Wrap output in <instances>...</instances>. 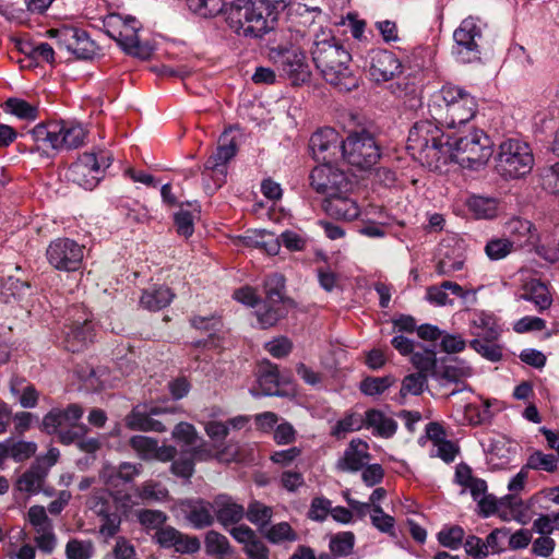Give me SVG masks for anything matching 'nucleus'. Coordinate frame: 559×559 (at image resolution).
I'll return each instance as SVG.
<instances>
[{
    "mask_svg": "<svg viewBox=\"0 0 559 559\" xmlns=\"http://www.w3.org/2000/svg\"><path fill=\"white\" fill-rule=\"evenodd\" d=\"M312 60L322 78L340 91L348 92L358 86L349 68L350 53L328 33L317 35L311 49Z\"/></svg>",
    "mask_w": 559,
    "mask_h": 559,
    "instance_id": "obj_1",
    "label": "nucleus"
},
{
    "mask_svg": "<svg viewBox=\"0 0 559 559\" xmlns=\"http://www.w3.org/2000/svg\"><path fill=\"white\" fill-rule=\"evenodd\" d=\"M227 25L238 36L259 38L274 29L275 11L266 0H235L224 10Z\"/></svg>",
    "mask_w": 559,
    "mask_h": 559,
    "instance_id": "obj_2",
    "label": "nucleus"
},
{
    "mask_svg": "<svg viewBox=\"0 0 559 559\" xmlns=\"http://www.w3.org/2000/svg\"><path fill=\"white\" fill-rule=\"evenodd\" d=\"M449 142L436 122L420 120L411 128L406 148L423 166L437 169L449 163Z\"/></svg>",
    "mask_w": 559,
    "mask_h": 559,
    "instance_id": "obj_3",
    "label": "nucleus"
},
{
    "mask_svg": "<svg viewBox=\"0 0 559 559\" xmlns=\"http://www.w3.org/2000/svg\"><path fill=\"white\" fill-rule=\"evenodd\" d=\"M432 119L448 128L465 124L477 111L476 98L463 87L444 84L435 92L428 103Z\"/></svg>",
    "mask_w": 559,
    "mask_h": 559,
    "instance_id": "obj_4",
    "label": "nucleus"
},
{
    "mask_svg": "<svg viewBox=\"0 0 559 559\" xmlns=\"http://www.w3.org/2000/svg\"><path fill=\"white\" fill-rule=\"evenodd\" d=\"M38 148L75 150L85 144L88 131L78 121L61 120L38 123L29 131Z\"/></svg>",
    "mask_w": 559,
    "mask_h": 559,
    "instance_id": "obj_5",
    "label": "nucleus"
},
{
    "mask_svg": "<svg viewBox=\"0 0 559 559\" xmlns=\"http://www.w3.org/2000/svg\"><path fill=\"white\" fill-rule=\"evenodd\" d=\"M491 155V140L481 130H473L449 142V162H455L462 167L477 169L484 166Z\"/></svg>",
    "mask_w": 559,
    "mask_h": 559,
    "instance_id": "obj_6",
    "label": "nucleus"
},
{
    "mask_svg": "<svg viewBox=\"0 0 559 559\" xmlns=\"http://www.w3.org/2000/svg\"><path fill=\"white\" fill-rule=\"evenodd\" d=\"M84 414L79 404H70L67 408H52L41 420V429L48 435H57L62 444H71L86 432V426L80 424Z\"/></svg>",
    "mask_w": 559,
    "mask_h": 559,
    "instance_id": "obj_7",
    "label": "nucleus"
},
{
    "mask_svg": "<svg viewBox=\"0 0 559 559\" xmlns=\"http://www.w3.org/2000/svg\"><path fill=\"white\" fill-rule=\"evenodd\" d=\"M534 156L530 145L518 139H508L499 145L496 170L504 179H518L531 173Z\"/></svg>",
    "mask_w": 559,
    "mask_h": 559,
    "instance_id": "obj_8",
    "label": "nucleus"
},
{
    "mask_svg": "<svg viewBox=\"0 0 559 559\" xmlns=\"http://www.w3.org/2000/svg\"><path fill=\"white\" fill-rule=\"evenodd\" d=\"M104 26L107 35L116 40L124 52L141 59L150 58L152 50L148 45L140 41L139 32L142 24L135 17L110 14L106 17Z\"/></svg>",
    "mask_w": 559,
    "mask_h": 559,
    "instance_id": "obj_9",
    "label": "nucleus"
},
{
    "mask_svg": "<svg viewBox=\"0 0 559 559\" xmlns=\"http://www.w3.org/2000/svg\"><path fill=\"white\" fill-rule=\"evenodd\" d=\"M284 287L285 282L282 275L273 274L265 280V298L255 310L261 328H271L287 314V304L290 301L283 296Z\"/></svg>",
    "mask_w": 559,
    "mask_h": 559,
    "instance_id": "obj_10",
    "label": "nucleus"
},
{
    "mask_svg": "<svg viewBox=\"0 0 559 559\" xmlns=\"http://www.w3.org/2000/svg\"><path fill=\"white\" fill-rule=\"evenodd\" d=\"M341 151L346 162L359 169L370 168L380 157L374 136L366 129L352 131L342 141Z\"/></svg>",
    "mask_w": 559,
    "mask_h": 559,
    "instance_id": "obj_11",
    "label": "nucleus"
},
{
    "mask_svg": "<svg viewBox=\"0 0 559 559\" xmlns=\"http://www.w3.org/2000/svg\"><path fill=\"white\" fill-rule=\"evenodd\" d=\"M110 164L111 158L106 152L100 151L98 154L86 152L71 164L67 176L78 186L92 190L98 185Z\"/></svg>",
    "mask_w": 559,
    "mask_h": 559,
    "instance_id": "obj_12",
    "label": "nucleus"
},
{
    "mask_svg": "<svg viewBox=\"0 0 559 559\" xmlns=\"http://www.w3.org/2000/svg\"><path fill=\"white\" fill-rule=\"evenodd\" d=\"M270 58L281 72L294 85L309 81L311 71L304 51L299 48L277 46L271 48Z\"/></svg>",
    "mask_w": 559,
    "mask_h": 559,
    "instance_id": "obj_13",
    "label": "nucleus"
},
{
    "mask_svg": "<svg viewBox=\"0 0 559 559\" xmlns=\"http://www.w3.org/2000/svg\"><path fill=\"white\" fill-rule=\"evenodd\" d=\"M453 38V53L459 61L468 63L479 59L478 40L481 38V26L478 20L472 16L463 20L454 31Z\"/></svg>",
    "mask_w": 559,
    "mask_h": 559,
    "instance_id": "obj_14",
    "label": "nucleus"
},
{
    "mask_svg": "<svg viewBox=\"0 0 559 559\" xmlns=\"http://www.w3.org/2000/svg\"><path fill=\"white\" fill-rule=\"evenodd\" d=\"M310 183L317 192L326 197L334 193H349L354 187L345 173L330 162L322 163L312 169Z\"/></svg>",
    "mask_w": 559,
    "mask_h": 559,
    "instance_id": "obj_15",
    "label": "nucleus"
},
{
    "mask_svg": "<svg viewBox=\"0 0 559 559\" xmlns=\"http://www.w3.org/2000/svg\"><path fill=\"white\" fill-rule=\"evenodd\" d=\"M84 247L69 238H58L50 242L46 255L48 262L60 271H76L83 261Z\"/></svg>",
    "mask_w": 559,
    "mask_h": 559,
    "instance_id": "obj_16",
    "label": "nucleus"
},
{
    "mask_svg": "<svg viewBox=\"0 0 559 559\" xmlns=\"http://www.w3.org/2000/svg\"><path fill=\"white\" fill-rule=\"evenodd\" d=\"M26 520L35 531L37 547L44 552H51L56 547L57 538L46 509L41 506H32L27 511Z\"/></svg>",
    "mask_w": 559,
    "mask_h": 559,
    "instance_id": "obj_17",
    "label": "nucleus"
},
{
    "mask_svg": "<svg viewBox=\"0 0 559 559\" xmlns=\"http://www.w3.org/2000/svg\"><path fill=\"white\" fill-rule=\"evenodd\" d=\"M369 74L378 83L394 79L402 72V63L396 56L384 49H372L368 53Z\"/></svg>",
    "mask_w": 559,
    "mask_h": 559,
    "instance_id": "obj_18",
    "label": "nucleus"
},
{
    "mask_svg": "<svg viewBox=\"0 0 559 559\" xmlns=\"http://www.w3.org/2000/svg\"><path fill=\"white\" fill-rule=\"evenodd\" d=\"M465 255L461 245L454 240H443L438 248L436 272L441 276H451L463 270Z\"/></svg>",
    "mask_w": 559,
    "mask_h": 559,
    "instance_id": "obj_19",
    "label": "nucleus"
},
{
    "mask_svg": "<svg viewBox=\"0 0 559 559\" xmlns=\"http://www.w3.org/2000/svg\"><path fill=\"white\" fill-rule=\"evenodd\" d=\"M341 143L336 130L323 128L311 135L309 146L317 160L326 163L336 156Z\"/></svg>",
    "mask_w": 559,
    "mask_h": 559,
    "instance_id": "obj_20",
    "label": "nucleus"
},
{
    "mask_svg": "<svg viewBox=\"0 0 559 559\" xmlns=\"http://www.w3.org/2000/svg\"><path fill=\"white\" fill-rule=\"evenodd\" d=\"M179 506L186 520L193 528L201 530L213 524V502L203 499H186Z\"/></svg>",
    "mask_w": 559,
    "mask_h": 559,
    "instance_id": "obj_21",
    "label": "nucleus"
},
{
    "mask_svg": "<svg viewBox=\"0 0 559 559\" xmlns=\"http://www.w3.org/2000/svg\"><path fill=\"white\" fill-rule=\"evenodd\" d=\"M323 209L331 217L345 221L355 219L360 213L357 202L350 199L348 193H334L326 197Z\"/></svg>",
    "mask_w": 559,
    "mask_h": 559,
    "instance_id": "obj_22",
    "label": "nucleus"
},
{
    "mask_svg": "<svg viewBox=\"0 0 559 559\" xmlns=\"http://www.w3.org/2000/svg\"><path fill=\"white\" fill-rule=\"evenodd\" d=\"M237 153V144L234 139H229L228 134L224 133L218 140L216 152L205 162V169L212 170L214 174L219 175L223 180L227 173V163L234 158Z\"/></svg>",
    "mask_w": 559,
    "mask_h": 559,
    "instance_id": "obj_23",
    "label": "nucleus"
},
{
    "mask_svg": "<svg viewBox=\"0 0 559 559\" xmlns=\"http://www.w3.org/2000/svg\"><path fill=\"white\" fill-rule=\"evenodd\" d=\"M368 448V443L364 440L353 439L337 462L338 469L344 472L361 469L370 457Z\"/></svg>",
    "mask_w": 559,
    "mask_h": 559,
    "instance_id": "obj_24",
    "label": "nucleus"
},
{
    "mask_svg": "<svg viewBox=\"0 0 559 559\" xmlns=\"http://www.w3.org/2000/svg\"><path fill=\"white\" fill-rule=\"evenodd\" d=\"M214 514L223 525L238 523L245 516V508L236 500L225 493L217 495L213 500Z\"/></svg>",
    "mask_w": 559,
    "mask_h": 559,
    "instance_id": "obj_25",
    "label": "nucleus"
},
{
    "mask_svg": "<svg viewBox=\"0 0 559 559\" xmlns=\"http://www.w3.org/2000/svg\"><path fill=\"white\" fill-rule=\"evenodd\" d=\"M364 426L371 430L373 436L390 439L395 435L399 425L394 418L382 411L371 408L365 413Z\"/></svg>",
    "mask_w": 559,
    "mask_h": 559,
    "instance_id": "obj_26",
    "label": "nucleus"
},
{
    "mask_svg": "<svg viewBox=\"0 0 559 559\" xmlns=\"http://www.w3.org/2000/svg\"><path fill=\"white\" fill-rule=\"evenodd\" d=\"M94 336V324L88 318H84L83 322L74 321L66 333V347L70 352H79L92 343Z\"/></svg>",
    "mask_w": 559,
    "mask_h": 559,
    "instance_id": "obj_27",
    "label": "nucleus"
},
{
    "mask_svg": "<svg viewBox=\"0 0 559 559\" xmlns=\"http://www.w3.org/2000/svg\"><path fill=\"white\" fill-rule=\"evenodd\" d=\"M518 298L534 304L539 312L547 310L552 304V296L548 286L536 278L523 284L522 293Z\"/></svg>",
    "mask_w": 559,
    "mask_h": 559,
    "instance_id": "obj_28",
    "label": "nucleus"
},
{
    "mask_svg": "<svg viewBox=\"0 0 559 559\" xmlns=\"http://www.w3.org/2000/svg\"><path fill=\"white\" fill-rule=\"evenodd\" d=\"M471 333L475 338L496 341L500 336V329L493 314L476 311L471 320Z\"/></svg>",
    "mask_w": 559,
    "mask_h": 559,
    "instance_id": "obj_29",
    "label": "nucleus"
},
{
    "mask_svg": "<svg viewBox=\"0 0 559 559\" xmlns=\"http://www.w3.org/2000/svg\"><path fill=\"white\" fill-rule=\"evenodd\" d=\"M47 475V467L40 464H32V466L17 478L15 487L21 492L36 495L41 490Z\"/></svg>",
    "mask_w": 559,
    "mask_h": 559,
    "instance_id": "obj_30",
    "label": "nucleus"
},
{
    "mask_svg": "<svg viewBox=\"0 0 559 559\" xmlns=\"http://www.w3.org/2000/svg\"><path fill=\"white\" fill-rule=\"evenodd\" d=\"M174 293L166 286H154L145 289L140 298L142 308L150 311H158L167 307L173 298Z\"/></svg>",
    "mask_w": 559,
    "mask_h": 559,
    "instance_id": "obj_31",
    "label": "nucleus"
},
{
    "mask_svg": "<svg viewBox=\"0 0 559 559\" xmlns=\"http://www.w3.org/2000/svg\"><path fill=\"white\" fill-rule=\"evenodd\" d=\"M471 374L472 369L469 366L462 360L452 359L442 366L436 373V377L442 385H445L448 383H461Z\"/></svg>",
    "mask_w": 559,
    "mask_h": 559,
    "instance_id": "obj_32",
    "label": "nucleus"
},
{
    "mask_svg": "<svg viewBox=\"0 0 559 559\" xmlns=\"http://www.w3.org/2000/svg\"><path fill=\"white\" fill-rule=\"evenodd\" d=\"M509 238L512 242H519V249L532 245L536 234L533 224L527 219L514 218L508 223Z\"/></svg>",
    "mask_w": 559,
    "mask_h": 559,
    "instance_id": "obj_33",
    "label": "nucleus"
},
{
    "mask_svg": "<svg viewBox=\"0 0 559 559\" xmlns=\"http://www.w3.org/2000/svg\"><path fill=\"white\" fill-rule=\"evenodd\" d=\"M2 108L5 112L11 114L22 120L34 121L38 118V107L22 98H8L3 103Z\"/></svg>",
    "mask_w": 559,
    "mask_h": 559,
    "instance_id": "obj_34",
    "label": "nucleus"
},
{
    "mask_svg": "<svg viewBox=\"0 0 559 559\" xmlns=\"http://www.w3.org/2000/svg\"><path fill=\"white\" fill-rule=\"evenodd\" d=\"M7 456L15 462H24L37 451V444L33 441L7 439L2 442Z\"/></svg>",
    "mask_w": 559,
    "mask_h": 559,
    "instance_id": "obj_35",
    "label": "nucleus"
},
{
    "mask_svg": "<svg viewBox=\"0 0 559 559\" xmlns=\"http://www.w3.org/2000/svg\"><path fill=\"white\" fill-rule=\"evenodd\" d=\"M12 394L19 395V402L24 408H34L39 399V393L33 384H25L23 379H12L10 382Z\"/></svg>",
    "mask_w": 559,
    "mask_h": 559,
    "instance_id": "obj_36",
    "label": "nucleus"
},
{
    "mask_svg": "<svg viewBox=\"0 0 559 559\" xmlns=\"http://www.w3.org/2000/svg\"><path fill=\"white\" fill-rule=\"evenodd\" d=\"M467 206L477 218H492L498 212V202L493 198L473 195L468 199Z\"/></svg>",
    "mask_w": 559,
    "mask_h": 559,
    "instance_id": "obj_37",
    "label": "nucleus"
},
{
    "mask_svg": "<svg viewBox=\"0 0 559 559\" xmlns=\"http://www.w3.org/2000/svg\"><path fill=\"white\" fill-rule=\"evenodd\" d=\"M519 245L507 238H493L486 243L485 252L492 261L502 260L511 252L519 250Z\"/></svg>",
    "mask_w": 559,
    "mask_h": 559,
    "instance_id": "obj_38",
    "label": "nucleus"
},
{
    "mask_svg": "<svg viewBox=\"0 0 559 559\" xmlns=\"http://www.w3.org/2000/svg\"><path fill=\"white\" fill-rule=\"evenodd\" d=\"M394 383L395 379L392 376L367 377L360 382L359 389L365 395L378 396L384 393Z\"/></svg>",
    "mask_w": 559,
    "mask_h": 559,
    "instance_id": "obj_39",
    "label": "nucleus"
},
{
    "mask_svg": "<svg viewBox=\"0 0 559 559\" xmlns=\"http://www.w3.org/2000/svg\"><path fill=\"white\" fill-rule=\"evenodd\" d=\"M127 425L133 430L142 431H165V426L148 415L133 411L127 418Z\"/></svg>",
    "mask_w": 559,
    "mask_h": 559,
    "instance_id": "obj_40",
    "label": "nucleus"
},
{
    "mask_svg": "<svg viewBox=\"0 0 559 559\" xmlns=\"http://www.w3.org/2000/svg\"><path fill=\"white\" fill-rule=\"evenodd\" d=\"M526 468L554 473L558 468V459L554 454L534 451L526 461Z\"/></svg>",
    "mask_w": 559,
    "mask_h": 559,
    "instance_id": "obj_41",
    "label": "nucleus"
},
{
    "mask_svg": "<svg viewBox=\"0 0 559 559\" xmlns=\"http://www.w3.org/2000/svg\"><path fill=\"white\" fill-rule=\"evenodd\" d=\"M79 29L80 28L63 25L59 28H51L47 31V35L56 38L60 48H66L72 53L73 47L76 43L75 40H78L79 37Z\"/></svg>",
    "mask_w": 559,
    "mask_h": 559,
    "instance_id": "obj_42",
    "label": "nucleus"
},
{
    "mask_svg": "<svg viewBox=\"0 0 559 559\" xmlns=\"http://www.w3.org/2000/svg\"><path fill=\"white\" fill-rule=\"evenodd\" d=\"M79 29L80 28L63 25L59 28H51L47 31V35L56 38L60 48H66L72 53L73 47L76 43L75 40H78L79 37Z\"/></svg>",
    "mask_w": 559,
    "mask_h": 559,
    "instance_id": "obj_43",
    "label": "nucleus"
},
{
    "mask_svg": "<svg viewBox=\"0 0 559 559\" xmlns=\"http://www.w3.org/2000/svg\"><path fill=\"white\" fill-rule=\"evenodd\" d=\"M427 386V374L421 372L407 374L401 385L400 396L405 399L407 395H419Z\"/></svg>",
    "mask_w": 559,
    "mask_h": 559,
    "instance_id": "obj_44",
    "label": "nucleus"
},
{
    "mask_svg": "<svg viewBox=\"0 0 559 559\" xmlns=\"http://www.w3.org/2000/svg\"><path fill=\"white\" fill-rule=\"evenodd\" d=\"M28 288L27 282L10 275L1 284V296L5 302H9L11 298L24 296Z\"/></svg>",
    "mask_w": 559,
    "mask_h": 559,
    "instance_id": "obj_45",
    "label": "nucleus"
},
{
    "mask_svg": "<svg viewBox=\"0 0 559 559\" xmlns=\"http://www.w3.org/2000/svg\"><path fill=\"white\" fill-rule=\"evenodd\" d=\"M138 497L142 500L165 501L168 498V490L162 484L147 480L136 488Z\"/></svg>",
    "mask_w": 559,
    "mask_h": 559,
    "instance_id": "obj_46",
    "label": "nucleus"
},
{
    "mask_svg": "<svg viewBox=\"0 0 559 559\" xmlns=\"http://www.w3.org/2000/svg\"><path fill=\"white\" fill-rule=\"evenodd\" d=\"M265 537L273 544L296 542L298 539L297 533L287 522H281L272 525L267 530Z\"/></svg>",
    "mask_w": 559,
    "mask_h": 559,
    "instance_id": "obj_47",
    "label": "nucleus"
},
{
    "mask_svg": "<svg viewBox=\"0 0 559 559\" xmlns=\"http://www.w3.org/2000/svg\"><path fill=\"white\" fill-rule=\"evenodd\" d=\"M355 545V535L352 532H342L330 540V550L336 556H348Z\"/></svg>",
    "mask_w": 559,
    "mask_h": 559,
    "instance_id": "obj_48",
    "label": "nucleus"
},
{
    "mask_svg": "<svg viewBox=\"0 0 559 559\" xmlns=\"http://www.w3.org/2000/svg\"><path fill=\"white\" fill-rule=\"evenodd\" d=\"M75 41L72 53L78 58L91 59L97 55L98 46L84 29H79V37Z\"/></svg>",
    "mask_w": 559,
    "mask_h": 559,
    "instance_id": "obj_49",
    "label": "nucleus"
},
{
    "mask_svg": "<svg viewBox=\"0 0 559 559\" xmlns=\"http://www.w3.org/2000/svg\"><path fill=\"white\" fill-rule=\"evenodd\" d=\"M157 443L156 439L146 436H134L130 439L131 448L136 452L138 456L144 461L153 460Z\"/></svg>",
    "mask_w": 559,
    "mask_h": 559,
    "instance_id": "obj_50",
    "label": "nucleus"
},
{
    "mask_svg": "<svg viewBox=\"0 0 559 559\" xmlns=\"http://www.w3.org/2000/svg\"><path fill=\"white\" fill-rule=\"evenodd\" d=\"M495 341H485L474 338L471 341L469 346L480 354L484 358L496 362L502 358V349L499 345L493 343Z\"/></svg>",
    "mask_w": 559,
    "mask_h": 559,
    "instance_id": "obj_51",
    "label": "nucleus"
},
{
    "mask_svg": "<svg viewBox=\"0 0 559 559\" xmlns=\"http://www.w3.org/2000/svg\"><path fill=\"white\" fill-rule=\"evenodd\" d=\"M189 8L203 17L214 16L223 11V0H187Z\"/></svg>",
    "mask_w": 559,
    "mask_h": 559,
    "instance_id": "obj_52",
    "label": "nucleus"
},
{
    "mask_svg": "<svg viewBox=\"0 0 559 559\" xmlns=\"http://www.w3.org/2000/svg\"><path fill=\"white\" fill-rule=\"evenodd\" d=\"M206 551L211 555L226 556L230 554L228 539L214 531L207 533L205 537Z\"/></svg>",
    "mask_w": 559,
    "mask_h": 559,
    "instance_id": "obj_53",
    "label": "nucleus"
},
{
    "mask_svg": "<svg viewBox=\"0 0 559 559\" xmlns=\"http://www.w3.org/2000/svg\"><path fill=\"white\" fill-rule=\"evenodd\" d=\"M94 552V547L90 540H69L66 546V554L68 559H91Z\"/></svg>",
    "mask_w": 559,
    "mask_h": 559,
    "instance_id": "obj_54",
    "label": "nucleus"
},
{
    "mask_svg": "<svg viewBox=\"0 0 559 559\" xmlns=\"http://www.w3.org/2000/svg\"><path fill=\"white\" fill-rule=\"evenodd\" d=\"M272 514L273 511L270 507L259 501H253L249 504L246 516L251 523L264 526L270 522Z\"/></svg>",
    "mask_w": 559,
    "mask_h": 559,
    "instance_id": "obj_55",
    "label": "nucleus"
},
{
    "mask_svg": "<svg viewBox=\"0 0 559 559\" xmlns=\"http://www.w3.org/2000/svg\"><path fill=\"white\" fill-rule=\"evenodd\" d=\"M370 520L378 531L393 535L395 520L386 514L381 507H376L371 510Z\"/></svg>",
    "mask_w": 559,
    "mask_h": 559,
    "instance_id": "obj_56",
    "label": "nucleus"
},
{
    "mask_svg": "<svg viewBox=\"0 0 559 559\" xmlns=\"http://www.w3.org/2000/svg\"><path fill=\"white\" fill-rule=\"evenodd\" d=\"M464 538V531L460 526L443 528L438 534L440 544L444 547L456 549L461 546Z\"/></svg>",
    "mask_w": 559,
    "mask_h": 559,
    "instance_id": "obj_57",
    "label": "nucleus"
},
{
    "mask_svg": "<svg viewBox=\"0 0 559 559\" xmlns=\"http://www.w3.org/2000/svg\"><path fill=\"white\" fill-rule=\"evenodd\" d=\"M170 471L174 475L189 479L194 473V462L187 451L181 452L180 456L173 460Z\"/></svg>",
    "mask_w": 559,
    "mask_h": 559,
    "instance_id": "obj_58",
    "label": "nucleus"
},
{
    "mask_svg": "<svg viewBox=\"0 0 559 559\" xmlns=\"http://www.w3.org/2000/svg\"><path fill=\"white\" fill-rule=\"evenodd\" d=\"M138 519L142 526L157 532L166 522L167 516L158 510H142L139 512Z\"/></svg>",
    "mask_w": 559,
    "mask_h": 559,
    "instance_id": "obj_59",
    "label": "nucleus"
},
{
    "mask_svg": "<svg viewBox=\"0 0 559 559\" xmlns=\"http://www.w3.org/2000/svg\"><path fill=\"white\" fill-rule=\"evenodd\" d=\"M259 386L263 395H277L278 394V371L276 367H272L263 372L259 379Z\"/></svg>",
    "mask_w": 559,
    "mask_h": 559,
    "instance_id": "obj_60",
    "label": "nucleus"
},
{
    "mask_svg": "<svg viewBox=\"0 0 559 559\" xmlns=\"http://www.w3.org/2000/svg\"><path fill=\"white\" fill-rule=\"evenodd\" d=\"M173 438L188 447H192L198 440V432L193 425L181 421L174 428Z\"/></svg>",
    "mask_w": 559,
    "mask_h": 559,
    "instance_id": "obj_61",
    "label": "nucleus"
},
{
    "mask_svg": "<svg viewBox=\"0 0 559 559\" xmlns=\"http://www.w3.org/2000/svg\"><path fill=\"white\" fill-rule=\"evenodd\" d=\"M412 364L418 372L427 374V372L431 371L436 367V354L433 350H424L413 353L412 355Z\"/></svg>",
    "mask_w": 559,
    "mask_h": 559,
    "instance_id": "obj_62",
    "label": "nucleus"
},
{
    "mask_svg": "<svg viewBox=\"0 0 559 559\" xmlns=\"http://www.w3.org/2000/svg\"><path fill=\"white\" fill-rule=\"evenodd\" d=\"M546 328V321L539 317L526 316L513 323V331L524 334L533 331H543Z\"/></svg>",
    "mask_w": 559,
    "mask_h": 559,
    "instance_id": "obj_63",
    "label": "nucleus"
},
{
    "mask_svg": "<svg viewBox=\"0 0 559 559\" xmlns=\"http://www.w3.org/2000/svg\"><path fill=\"white\" fill-rule=\"evenodd\" d=\"M364 426V418L355 414L347 415L345 418L338 420L333 428V435L337 438L341 436L361 429Z\"/></svg>",
    "mask_w": 559,
    "mask_h": 559,
    "instance_id": "obj_64",
    "label": "nucleus"
}]
</instances>
